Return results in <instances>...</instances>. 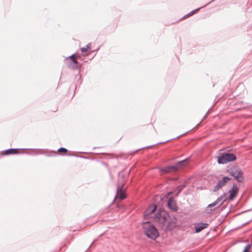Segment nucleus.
Wrapping results in <instances>:
<instances>
[{"label": "nucleus", "instance_id": "1", "mask_svg": "<svg viewBox=\"0 0 252 252\" xmlns=\"http://www.w3.org/2000/svg\"><path fill=\"white\" fill-rule=\"evenodd\" d=\"M143 228L145 235L151 239L155 240L159 236L157 228L154 225L151 224L149 222H144Z\"/></svg>", "mask_w": 252, "mask_h": 252}, {"label": "nucleus", "instance_id": "2", "mask_svg": "<svg viewBox=\"0 0 252 252\" xmlns=\"http://www.w3.org/2000/svg\"><path fill=\"white\" fill-rule=\"evenodd\" d=\"M168 214L164 210H160L159 212L154 216V221L157 222L163 228L166 225V222L168 218Z\"/></svg>", "mask_w": 252, "mask_h": 252}, {"label": "nucleus", "instance_id": "3", "mask_svg": "<svg viewBox=\"0 0 252 252\" xmlns=\"http://www.w3.org/2000/svg\"><path fill=\"white\" fill-rule=\"evenodd\" d=\"M188 163L187 159L179 162L177 165L174 166H169L160 169V171L165 173H169L176 171L180 167L186 165Z\"/></svg>", "mask_w": 252, "mask_h": 252}, {"label": "nucleus", "instance_id": "4", "mask_svg": "<svg viewBox=\"0 0 252 252\" xmlns=\"http://www.w3.org/2000/svg\"><path fill=\"white\" fill-rule=\"evenodd\" d=\"M225 199L223 196L219 197L214 203L209 204L206 209V211L208 213H211L212 211H215L217 208L220 207Z\"/></svg>", "mask_w": 252, "mask_h": 252}, {"label": "nucleus", "instance_id": "5", "mask_svg": "<svg viewBox=\"0 0 252 252\" xmlns=\"http://www.w3.org/2000/svg\"><path fill=\"white\" fill-rule=\"evenodd\" d=\"M236 159V156L231 153H226L222 154L218 157V161L219 163L224 164L228 162L235 160Z\"/></svg>", "mask_w": 252, "mask_h": 252}, {"label": "nucleus", "instance_id": "6", "mask_svg": "<svg viewBox=\"0 0 252 252\" xmlns=\"http://www.w3.org/2000/svg\"><path fill=\"white\" fill-rule=\"evenodd\" d=\"M124 185L125 183H124L118 186L116 195L115 196V200L122 201L126 198L127 195L126 193V188L124 187Z\"/></svg>", "mask_w": 252, "mask_h": 252}, {"label": "nucleus", "instance_id": "7", "mask_svg": "<svg viewBox=\"0 0 252 252\" xmlns=\"http://www.w3.org/2000/svg\"><path fill=\"white\" fill-rule=\"evenodd\" d=\"M229 174L233 176L238 182H241L243 180L242 170L237 167H233L229 169Z\"/></svg>", "mask_w": 252, "mask_h": 252}, {"label": "nucleus", "instance_id": "8", "mask_svg": "<svg viewBox=\"0 0 252 252\" xmlns=\"http://www.w3.org/2000/svg\"><path fill=\"white\" fill-rule=\"evenodd\" d=\"M177 219L174 216H169L166 222V225H164L163 229L172 230L176 226Z\"/></svg>", "mask_w": 252, "mask_h": 252}, {"label": "nucleus", "instance_id": "9", "mask_svg": "<svg viewBox=\"0 0 252 252\" xmlns=\"http://www.w3.org/2000/svg\"><path fill=\"white\" fill-rule=\"evenodd\" d=\"M157 208V206L156 205H150L147 209L146 210L144 214V217L145 219H148L149 217L150 218H152V217L151 216L152 214L154 212V211L156 210Z\"/></svg>", "mask_w": 252, "mask_h": 252}, {"label": "nucleus", "instance_id": "10", "mask_svg": "<svg viewBox=\"0 0 252 252\" xmlns=\"http://www.w3.org/2000/svg\"><path fill=\"white\" fill-rule=\"evenodd\" d=\"M230 180V179L227 177L223 178V179L221 180H220L217 186L215 187L214 191L219 190L220 188L224 186L225 184Z\"/></svg>", "mask_w": 252, "mask_h": 252}, {"label": "nucleus", "instance_id": "11", "mask_svg": "<svg viewBox=\"0 0 252 252\" xmlns=\"http://www.w3.org/2000/svg\"><path fill=\"white\" fill-rule=\"evenodd\" d=\"M208 225L206 223H199L195 224L194 227L195 228V232L198 233L202 231L203 229L206 228Z\"/></svg>", "mask_w": 252, "mask_h": 252}, {"label": "nucleus", "instance_id": "12", "mask_svg": "<svg viewBox=\"0 0 252 252\" xmlns=\"http://www.w3.org/2000/svg\"><path fill=\"white\" fill-rule=\"evenodd\" d=\"M167 205L169 208L171 210L175 211L177 210L178 208L176 205V202L172 198H170L168 199Z\"/></svg>", "mask_w": 252, "mask_h": 252}, {"label": "nucleus", "instance_id": "13", "mask_svg": "<svg viewBox=\"0 0 252 252\" xmlns=\"http://www.w3.org/2000/svg\"><path fill=\"white\" fill-rule=\"evenodd\" d=\"M238 192V188L236 186H233V188L229 191L230 199H233L236 196Z\"/></svg>", "mask_w": 252, "mask_h": 252}, {"label": "nucleus", "instance_id": "14", "mask_svg": "<svg viewBox=\"0 0 252 252\" xmlns=\"http://www.w3.org/2000/svg\"><path fill=\"white\" fill-rule=\"evenodd\" d=\"M19 153V150L17 149H11L5 151L3 152V155H15Z\"/></svg>", "mask_w": 252, "mask_h": 252}, {"label": "nucleus", "instance_id": "15", "mask_svg": "<svg viewBox=\"0 0 252 252\" xmlns=\"http://www.w3.org/2000/svg\"><path fill=\"white\" fill-rule=\"evenodd\" d=\"M91 50V44L90 43L88 44L86 47H83L81 48V51L82 53H87L90 52Z\"/></svg>", "mask_w": 252, "mask_h": 252}, {"label": "nucleus", "instance_id": "16", "mask_svg": "<svg viewBox=\"0 0 252 252\" xmlns=\"http://www.w3.org/2000/svg\"><path fill=\"white\" fill-rule=\"evenodd\" d=\"M66 61L68 62H71L75 64H77V59L74 55H72L70 57L66 58Z\"/></svg>", "mask_w": 252, "mask_h": 252}, {"label": "nucleus", "instance_id": "17", "mask_svg": "<svg viewBox=\"0 0 252 252\" xmlns=\"http://www.w3.org/2000/svg\"><path fill=\"white\" fill-rule=\"evenodd\" d=\"M58 152L66 153L67 152V150L64 148H61L58 149Z\"/></svg>", "mask_w": 252, "mask_h": 252}, {"label": "nucleus", "instance_id": "18", "mask_svg": "<svg viewBox=\"0 0 252 252\" xmlns=\"http://www.w3.org/2000/svg\"><path fill=\"white\" fill-rule=\"evenodd\" d=\"M199 9H196V10H194L192 11H191V12H190L189 14H188V15H187L186 16L187 17H188L189 16H190L191 15H192L193 14H195V13H196L198 11Z\"/></svg>", "mask_w": 252, "mask_h": 252}, {"label": "nucleus", "instance_id": "19", "mask_svg": "<svg viewBox=\"0 0 252 252\" xmlns=\"http://www.w3.org/2000/svg\"><path fill=\"white\" fill-rule=\"evenodd\" d=\"M250 248H251L250 245H247L246 247V248H245V250H244L243 252H249Z\"/></svg>", "mask_w": 252, "mask_h": 252}, {"label": "nucleus", "instance_id": "20", "mask_svg": "<svg viewBox=\"0 0 252 252\" xmlns=\"http://www.w3.org/2000/svg\"><path fill=\"white\" fill-rule=\"evenodd\" d=\"M57 111V108H56L55 110H54V111Z\"/></svg>", "mask_w": 252, "mask_h": 252}]
</instances>
